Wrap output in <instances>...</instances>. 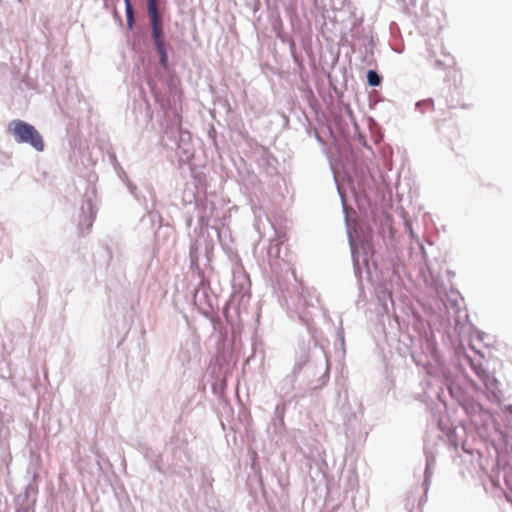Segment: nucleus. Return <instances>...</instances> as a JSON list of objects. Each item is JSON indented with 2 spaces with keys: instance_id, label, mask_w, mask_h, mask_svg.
Returning a JSON list of instances; mask_svg holds the SVG:
<instances>
[{
  "instance_id": "20e7f679",
  "label": "nucleus",
  "mask_w": 512,
  "mask_h": 512,
  "mask_svg": "<svg viewBox=\"0 0 512 512\" xmlns=\"http://www.w3.org/2000/svg\"><path fill=\"white\" fill-rule=\"evenodd\" d=\"M367 81L370 86H377L380 84L381 79L375 71L370 70L367 73Z\"/></svg>"
},
{
  "instance_id": "f257e3e1",
  "label": "nucleus",
  "mask_w": 512,
  "mask_h": 512,
  "mask_svg": "<svg viewBox=\"0 0 512 512\" xmlns=\"http://www.w3.org/2000/svg\"><path fill=\"white\" fill-rule=\"evenodd\" d=\"M8 132L13 136L17 143H26L31 145L37 151H43V138L31 124L22 120H13L8 125Z\"/></svg>"
},
{
  "instance_id": "0eeeda50",
  "label": "nucleus",
  "mask_w": 512,
  "mask_h": 512,
  "mask_svg": "<svg viewBox=\"0 0 512 512\" xmlns=\"http://www.w3.org/2000/svg\"><path fill=\"white\" fill-rule=\"evenodd\" d=\"M132 11H131V8L128 6L127 8V21H128V24L131 26L132 24Z\"/></svg>"
},
{
  "instance_id": "f03ea898",
  "label": "nucleus",
  "mask_w": 512,
  "mask_h": 512,
  "mask_svg": "<svg viewBox=\"0 0 512 512\" xmlns=\"http://www.w3.org/2000/svg\"><path fill=\"white\" fill-rule=\"evenodd\" d=\"M150 20L152 23V34H153V38L155 40V44H156V46L162 45L163 44L162 39H161L162 31H161V28L159 25L158 14H156L155 18H150Z\"/></svg>"
},
{
  "instance_id": "7ed1b4c3",
  "label": "nucleus",
  "mask_w": 512,
  "mask_h": 512,
  "mask_svg": "<svg viewBox=\"0 0 512 512\" xmlns=\"http://www.w3.org/2000/svg\"><path fill=\"white\" fill-rule=\"evenodd\" d=\"M87 210H88L89 216L87 218H85L84 221L80 222V227L82 228L83 226H85L86 230H89V228L92 226V223L94 220L93 208H92L91 204H88Z\"/></svg>"
},
{
  "instance_id": "423d86ee",
  "label": "nucleus",
  "mask_w": 512,
  "mask_h": 512,
  "mask_svg": "<svg viewBox=\"0 0 512 512\" xmlns=\"http://www.w3.org/2000/svg\"><path fill=\"white\" fill-rule=\"evenodd\" d=\"M147 4L150 18H155L158 14L156 0H147Z\"/></svg>"
},
{
  "instance_id": "6e6552de",
  "label": "nucleus",
  "mask_w": 512,
  "mask_h": 512,
  "mask_svg": "<svg viewBox=\"0 0 512 512\" xmlns=\"http://www.w3.org/2000/svg\"><path fill=\"white\" fill-rule=\"evenodd\" d=\"M350 246H351V249H352V253L354 254V248H353V243L350 242Z\"/></svg>"
},
{
  "instance_id": "39448f33",
  "label": "nucleus",
  "mask_w": 512,
  "mask_h": 512,
  "mask_svg": "<svg viewBox=\"0 0 512 512\" xmlns=\"http://www.w3.org/2000/svg\"><path fill=\"white\" fill-rule=\"evenodd\" d=\"M157 47V50L160 54V63L163 67H166L167 66V61H168V57H167V53L165 51V48H164V45H159V46H156Z\"/></svg>"
}]
</instances>
